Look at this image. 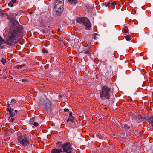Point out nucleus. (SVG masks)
I'll use <instances>...</instances> for the list:
<instances>
[{
    "instance_id": "nucleus-13",
    "label": "nucleus",
    "mask_w": 153,
    "mask_h": 153,
    "mask_svg": "<svg viewBox=\"0 0 153 153\" xmlns=\"http://www.w3.org/2000/svg\"><path fill=\"white\" fill-rule=\"evenodd\" d=\"M75 120V118L74 117H70L69 118H68L67 119V121L68 122L69 121H70L72 122H74V121Z\"/></svg>"
},
{
    "instance_id": "nucleus-3",
    "label": "nucleus",
    "mask_w": 153,
    "mask_h": 153,
    "mask_svg": "<svg viewBox=\"0 0 153 153\" xmlns=\"http://www.w3.org/2000/svg\"><path fill=\"white\" fill-rule=\"evenodd\" d=\"M18 142L24 147L27 146L30 143V139L29 137L26 134L22 135L20 133L17 134Z\"/></svg>"
},
{
    "instance_id": "nucleus-24",
    "label": "nucleus",
    "mask_w": 153,
    "mask_h": 153,
    "mask_svg": "<svg viewBox=\"0 0 153 153\" xmlns=\"http://www.w3.org/2000/svg\"><path fill=\"white\" fill-rule=\"evenodd\" d=\"M70 2L73 4L76 3V0H68Z\"/></svg>"
},
{
    "instance_id": "nucleus-30",
    "label": "nucleus",
    "mask_w": 153,
    "mask_h": 153,
    "mask_svg": "<svg viewBox=\"0 0 153 153\" xmlns=\"http://www.w3.org/2000/svg\"><path fill=\"white\" fill-rule=\"evenodd\" d=\"M69 111V109H68L65 108L64 109V111L65 112H68Z\"/></svg>"
},
{
    "instance_id": "nucleus-20",
    "label": "nucleus",
    "mask_w": 153,
    "mask_h": 153,
    "mask_svg": "<svg viewBox=\"0 0 153 153\" xmlns=\"http://www.w3.org/2000/svg\"><path fill=\"white\" fill-rule=\"evenodd\" d=\"M3 41L4 40L3 39H0V49H2V44L3 43Z\"/></svg>"
},
{
    "instance_id": "nucleus-23",
    "label": "nucleus",
    "mask_w": 153,
    "mask_h": 153,
    "mask_svg": "<svg viewBox=\"0 0 153 153\" xmlns=\"http://www.w3.org/2000/svg\"><path fill=\"white\" fill-rule=\"evenodd\" d=\"M117 2L116 1H114V2L111 3V6H114L116 4H117Z\"/></svg>"
},
{
    "instance_id": "nucleus-34",
    "label": "nucleus",
    "mask_w": 153,
    "mask_h": 153,
    "mask_svg": "<svg viewBox=\"0 0 153 153\" xmlns=\"http://www.w3.org/2000/svg\"><path fill=\"white\" fill-rule=\"evenodd\" d=\"M15 112H16V113H17V112H18V111H17V110H15Z\"/></svg>"
},
{
    "instance_id": "nucleus-16",
    "label": "nucleus",
    "mask_w": 153,
    "mask_h": 153,
    "mask_svg": "<svg viewBox=\"0 0 153 153\" xmlns=\"http://www.w3.org/2000/svg\"><path fill=\"white\" fill-rule=\"evenodd\" d=\"M125 39L127 41H129L131 39V37L129 35H128L125 36Z\"/></svg>"
},
{
    "instance_id": "nucleus-25",
    "label": "nucleus",
    "mask_w": 153,
    "mask_h": 153,
    "mask_svg": "<svg viewBox=\"0 0 153 153\" xmlns=\"http://www.w3.org/2000/svg\"><path fill=\"white\" fill-rule=\"evenodd\" d=\"M124 127L125 129H129L130 128V127L127 125H125Z\"/></svg>"
},
{
    "instance_id": "nucleus-17",
    "label": "nucleus",
    "mask_w": 153,
    "mask_h": 153,
    "mask_svg": "<svg viewBox=\"0 0 153 153\" xmlns=\"http://www.w3.org/2000/svg\"><path fill=\"white\" fill-rule=\"evenodd\" d=\"M25 66V65L24 64H22L20 65H18L16 66V68L18 69H20L21 68Z\"/></svg>"
},
{
    "instance_id": "nucleus-27",
    "label": "nucleus",
    "mask_w": 153,
    "mask_h": 153,
    "mask_svg": "<svg viewBox=\"0 0 153 153\" xmlns=\"http://www.w3.org/2000/svg\"><path fill=\"white\" fill-rule=\"evenodd\" d=\"M48 52V51L45 49H42V52L43 53H47Z\"/></svg>"
},
{
    "instance_id": "nucleus-5",
    "label": "nucleus",
    "mask_w": 153,
    "mask_h": 153,
    "mask_svg": "<svg viewBox=\"0 0 153 153\" xmlns=\"http://www.w3.org/2000/svg\"><path fill=\"white\" fill-rule=\"evenodd\" d=\"M64 0H56L55 1L54 8L55 10L60 13L63 10Z\"/></svg>"
},
{
    "instance_id": "nucleus-35",
    "label": "nucleus",
    "mask_w": 153,
    "mask_h": 153,
    "mask_svg": "<svg viewBox=\"0 0 153 153\" xmlns=\"http://www.w3.org/2000/svg\"><path fill=\"white\" fill-rule=\"evenodd\" d=\"M47 105L46 106V109H47Z\"/></svg>"
},
{
    "instance_id": "nucleus-32",
    "label": "nucleus",
    "mask_w": 153,
    "mask_h": 153,
    "mask_svg": "<svg viewBox=\"0 0 153 153\" xmlns=\"http://www.w3.org/2000/svg\"><path fill=\"white\" fill-rule=\"evenodd\" d=\"M22 81L24 82H27V81L26 79H23L22 80Z\"/></svg>"
},
{
    "instance_id": "nucleus-12",
    "label": "nucleus",
    "mask_w": 153,
    "mask_h": 153,
    "mask_svg": "<svg viewBox=\"0 0 153 153\" xmlns=\"http://www.w3.org/2000/svg\"><path fill=\"white\" fill-rule=\"evenodd\" d=\"M62 143L61 142H58L56 143V146L58 148H60L62 147Z\"/></svg>"
},
{
    "instance_id": "nucleus-1",
    "label": "nucleus",
    "mask_w": 153,
    "mask_h": 153,
    "mask_svg": "<svg viewBox=\"0 0 153 153\" xmlns=\"http://www.w3.org/2000/svg\"><path fill=\"white\" fill-rule=\"evenodd\" d=\"M22 30V26L20 25L18 21L14 20L10 28L9 37L4 42V43L9 45H12L17 43L21 36Z\"/></svg>"
},
{
    "instance_id": "nucleus-15",
    "label": "nucleus",
    "mask_w": 153,
    "mask_h": 153,
    "mask_svg": "<svg viewBox=\"0 0 153 153\" xmlns=\"http://www.w3.org/2000/svg\"><path fill=\"white\" fill-rule=\"evenodd\" d=\"M35 122V118L34 117H32V119H30V120L29 121V123L31 125H32L33 124L34 122Z\"/></svg>"
},
{
    "instance_id": "nucleus-19",
    "label": "nucleus",
    "mask_w": 153,
    "mask_h": 153,
    "mask_svg": "<svg viewBox=\"0 0 153 153\" xmlns=\"http://www.w3.org/2000/svg\"><path fill=\"white\" fill-rule=\"evenodd\" d=\"M15 119L12 117H9L8 121L9 122L11 123H13L15 120Z\"/></svg>"
},
{
    "instance_id": "nucleus-31",
    "label": "nucleus",
    "mask_w": 153,
    "mask_h": 153,
    "mask_svg": "<svg viewBox=\"0 0 153 153\" xmlns=\"http://www.w3.org/2000/svg\"><path fill=\"white\" fill-rule=\"evenodd\" d=\"M69 117H73L72 116V113L71 112H70L69 113Z\"/></svg>"
},
{
    "instance_id": "nucleus-9",
    "label": "nucleus",
    "mask_w": 153,
    "mask_h": 153,
    "mask_svg": "<svg viewBox=\"0 0 153 153\" xmlns=\"http://www.w3.org/2000/svg\"><path fill=\"white\" fill-rule=\"evenodd\" d=\"M62 152L61 149H58L56 148L52 149L51 151V153H61Z\"/></svg>"
},
{
    "instance_id": "nucleus-29",
    "label": "nucleus",
    "mask_w": 153,
    "mask_h": 153,
    "mask_svg": "<svg viewBox=\"0 0 153 153\" xmlns=\"http://www.w3.org/2000/svg\"><path fill=\"white\" fill-rule=\"evenodd\" d=\"M8 5L11 7H12L13 6V4L11 2L9 3H8Z\"/></svg>"
},
{
    "instance_id": "nucleus-2",
    "label": "nucleus",
    "mask_w": 153,
    "mask_h": 153,
    "mask_svg": "<svg viewBox=\"0 0 153 153\" xmlns=\"http://www.w3.org/2000/svg\"><path fill=\"white\" fill-rule=\"evenodd\" d=\"M111 94V88L110 87L105 85L102 87L100 92V96L102 100L109 99Z\"/></svg>"
},
{
    "instance_id": "nucleus-26",
    "label": "nucleus",
    "mask_w": 153,
    "mask_h": 153,
    "mask_svg": "<svg viewBox=\"0 0 153 153\" xmlns=\"http://www.w3.org/2000/svg\"><path fill=\"white\" fill-rule=\"evenodd\" d=\"M48 103L47 105L48 106V108H51V106L50 105V102L49 101V100H48Z\"/></svg>"
},
{
    "instance_id": "nucleus-4",
    "label": "nucleus",
    "mask_w": 153,
    "mask_h": 153,
    "mask_svg": "<svg viewBox=\"0 0 153 153\" xmlns=\"http://www.w3.org/2000/svg\"><path fill=\"white\" fill-rule=\"evenodd\" d=\"M76 22L82 25L85 26L86 30H90L91 28V24L88 19L85 17L77 18L76 20Z\"/></svg>"
},
{
    "instance_id": "nucleus-18",
    "label": "nucleus",
    "mask_w": 153,
    "mask_h": 153,
    "mask_svg": "<svg viewBox=\"0 0 153 153\" xmlns=\"http://www.w3.org/2000/svg\"><path fill=\"white\" fill-rule=\"evenodd\" d=\"M16 102V100L14 99H12L11 100L10 104L11 105H12L13 106V105L15 104Z\"/></svg>"
},
{
    "instance_id": "nucleus-33",
    "label": "nucleus",
    "mask_w": 153,
    "mask_h": 153,
    "mask_svg": "<svg viewBox=\"0 0 153 153\" xmlns=\"http://www.w3.org/2000/svg\"><path fill=\"white\" fill-rule=\"evenodd\" d=\"M12 2L13 3H15L16 2V0H12Z\"/></svg>"
},
{
    "instance_id": "nucleus-14",
    "label": "nucleus",
    "mask_w": 153,
    "mask_h": 153,
    "mask_svg": "<svg viewBox=\"0 0 153 153\" xmlns=\"http://www.w3.org/2000/svg\"><path fill=\"white\" fill-rule=\"evenodd\" d=\"M123 32L124 33H126L128 32V30L127 27H124L122 29Z\"/></svg>"
},
{
    "instance_id": "nucleus-10",
    "label": "nucleus",
    "mask_w": 153,
    "mask_h": 153,
    "mask_svg": "<svg viewBox=\"0 0 153 153\" xmlns=\"http://www.w3.org/2000/svg\"><path fill=\"white\" fill-rule=\"evenodd\" d=\"M147 120L150 123L151 126L153 124V116H150L147 119Z\"/></svg>"
},
{
    "instance_id": "nucleus-28",
    "label": "nucleus",
    "mask_w": 153,
    "mask_h": 153,
    "mask_svg": "<svg viewBox=\"0 0 153 153\" xmlns=\"http://www.w3.org/2000/svg\"><path fill=\"white\" fill-rule=\"evenodd\" d=\"M33 125L35 126L36 127L38 126V123L37 122L35 121Z\"/></svg>"
},
{
    "instance_id": "nucleus-22",
    "label": "nucleus",
    "mask_w": 153,
    "mask_h": 153,
    "mask_svg": "<svg viewBox=\"0 0 153 153\" xmlns=\"http://www.w3.org/2000/svg\"><path fill=\"white\" fill-rule=\"evenodd\" d=\"M106 6H109L110 5L111 6V3L109 2H105L103 3Z\"/></svg>"
},
{
    "instance_id": "nucleus-6",
    "label": "nucleus",
    "mask_w": 153,
    "mask_h": 153,
    "mask_svg": "<svg viewBox=\"0 0 153 153\" xmlns=\"http://www.w3.org/2000/svg\"><path fill=\"white\" fill-rule=\"evenodd\" d=\"M63 152L67 153H72L73 150L72 146L69 142L64 143L62 145Z\"/></svg>"
},
{
    "instance_id": "nucleus-21",
    "label": "nucleus",
    "mask_w": 153,
    "mask_h": 153,
    "mask_svg": "<svg viewBox=\"0 0 153 153\" xmlns=\"http://www.w3.org/2000/svg\"><path fill=\"white\" fill-rule=\"evenodd\" d=\"M1 61L3 65H4L6 62V59H4V58H2Z\"/></svg>"
},
{
    "instance_id": "nucleus-11",
    "label": "nucleus",
    "mask_w": 153,
    "mask_h": 153,
    "mask_svg": "<svg viewBox=\"0 0 153 153\" xmlns=\"http://www.w3.org/2000/svg\"><path fill=\"white\" fill-rule=\"evenodd\" d=\"M11 130L9 129H7L4 131V134L6 136H8L11 133Z\"/></svg>"
},
{
    "instance_id": "nucleus-8",
    "label": "nucleus",
    "mask_w": 153,
    "mask_h": 153,
    "mask_svg": "<svg viewBox=\"0 0 153 153\" xmlns=\"http://www.w3.org/2000/svg\"><path fill=\"white\" fill-rule=\"evenodd\" d=\"M16 14L13 13H10V16H7V18L10 20H12L13 19H14L16 17Z\"/></svg>"
},
{
    "instance_id": "nucleus-7",
    "label": "nucleus",
    "mask_w": 153,
    "mask_h": 153,
    "mask_svg": "<svg viewBox=\"0 0 153 153\" xmlns=\"http://www.w3.org/2000/svg\"><path fill=\"white\" fill-rule=\"evenodd\" d=\"M13 108L10 107V105L9 104L7 108V111L9 113V117H13L15 116V114L13 113Z\"/></svg>"
}]
</instances>
